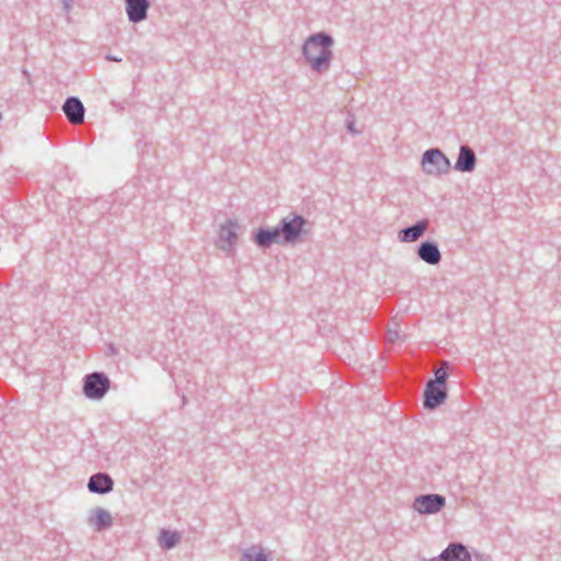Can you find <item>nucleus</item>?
Instances as JSON below:
<instances>
[{"label": "nucleus", "instance_id": "nucleus-25", "mask_svg": "<svg viewBox=\"0 0 561 561\" xmlns=\"http://www.w3.org/2000/svg\"><path fill=\"white\" fill-rule=\"evenodd\" d=\"M426 226H427V222L425 220H423V226H422L423 232L425 231Z\"/></svg>", "mask_w": 561, "mask_h": 561}, {"label": "nucleus", "instance_id": "nucleus-9", "mask_svg": "<svg viewBox=\"0 0 561 561\" xmlns=\"http://www.w3.org/2000/svg\"><path fill=\"white\" fill-rule=\"evenodd\" d=\"M88 490L93 494H107L114 488V481L108 473L98 472L90 477Z\"/></svg>", "mask_w": 561, "mask_h": 561}, {"label": "nucleus", "instance_id": "nucleus-15", "mask_svg": "<svg viewBox=\"0 0 561 561\" xmlns=\"http://www.w3.org/2000/svg\"><path fill=\"white\" fill-rule=\"evenodd\" d=\"M440 260L442 254L437 244L430 241H423V262L431 265H437Z\"/></svg>", "mask_w": 561, "mask_h": 561}, {"label": "nucleus", "instance_id": "nucleus-5", "mask_svg": "<svg viewBox=\"0 0 561 561\" xmlns=\"http://www.w3.org/2000/svg\"><path fill=\"white\" fill-rule=\"evenodd\" d=\"M450 170L449 159L437 148L423 152V171L432 175L447 174Z\"/></svg>", "mask_w": 561, "mask_h": 561}, {"label": "nucleus", "instance_id": "nucleus-6", "mask_svg": "<svg viewBox=\"0 0 561 561\" xmlns=\"http://www.w3.org/2000/svg\"><path fill=\"white\" fill-rule=\"evenodd\" d=\"M239 225L237 220L229 219L219 228V242L218 247L228 256H232L236 252L238 242Z\"/></svg>", "mask_w": 561, "mask_h": 561}, {"label": "nucleus", "instance_id": "nucleus-19", "mask_svg": "<svg viewBox=\"0 0 561 561\" xmlns=\"http://www.w3.org/2000/svg\"><path fill=\"white\" fill-rule=\"evenodd\" d=\"M386 339L389 343H394L400 340V333L397 329H388Z\"/></svg>", "mask_w": 561, "mask_h": 561}, {"label": "nucleus", "instance_id": "nucleus-12", "mask_svg": "<svg viewBox=\"0 0 561 561\" xmlns=\"http://www.w3.org/2000/svg\"><path fill=\"white\" fill-rule=\"evenodd\" d=\"M87 522L95 531H102L112 526L111 513L103 507H94L89 512Z\"/></svg>", "mask_w": 561, "mask_h": 561}, {"label": "nucleus", "instance_id": "nucleus-3", "mask_svg": "<svg viewBox=\"0 0 561 561\" xmlns=\"http://www.w3.org/2000/svg\"><path fill=\"white\" fill-rule=\"evenodd\" d=\"M111 388L110 378L101 371L88 374L83 378L82 392L91 400L103 399Z\"/></svg>", "mask_w": 561, "mask_h": 561}, {"label": "nucleus", "instance_id": "nucleus-7", "mask_svg": "<svg viewBox=\"0 0 561 561\" xmlns=\"http://www.w3.org/2000/svg\"><path fill=\"white\" fill-rule=\"evenodd\" d=\"M150 0H125V10L128 21L139 23L147 19Z\"/></svg>", "mask_w": 561, "mask_h": 561}, {"label": "nucleus", "instance_id": "nucleus-22", "mask_svg": "<svg viewBox=\"0 0 561 561\" xmlns=\"http://www.w3.org/2000/svg\"><path fill=\"white\" fill-rule=\"evenodd\" d=\"M414 511L421 513V495L416 496L413 502Z\"/></svg>", "mask_w": 561, "mask_h": 561}, {"label": "nucleus", "instance_id": "nucleus-11", "mask_svg": "<svg viewBox=\"0 0 561 561\" xmlns=\"http://www.w3.org/2000/svg\"><path fill=\"white\" fill-rule=\"evenodd\" d=\"M254 243L262 249L270 248L273 243H282L279 227L273 229L260 228L253 233Z\"/></svg>", "mask_w": 561, "mask_h": 561}, {"label": "nucleus", "instance_id": "nucleus-17", "mask_svg": "<svg viewBox=\"0 0 561 561\" xmlns=\"http://www.w3.org/2000/svg\"><path fill=\"white\" fill-rule=\"evenodd\" d=\"M401 242H414L421 238V220L416 221L414 225L407 227L399 231L398 236Z\"/></svg>", "mask_w": 561, "mask_h": 561}, {"label": "nucleus", "instance_id": "nucleus-21", "mask_svg": "<svg viewBox=\"0 0 561 561\" xmlns=\"http://www.w3.org/2000/svg\"><path fill=\"white\" fill-rule=\"evenodd\" d=\"M473 561H492V559L489 556L476 553L473 556Z\"/></svg>", "mask_w": 561, "mask_h": 561}, {"label": "nucleus", "instance_id": "nucleus-26", "mask_svg": "<svg viewBox=\"0 0 561 561\" xmlns=\"http://www.w3.org/2000/svg\"><path fill=\"white\" fill-rule=\"evenodd\" d=\"M417 255L421 257V245L417 247Z\"/></svg>", "mask_w": 561, "mask_h": 561}, {"label": "nucleus", "instance_id": "nucleus-10", "mask_svg": "<svg viewBox=\"0 0 561 561\" xmlns=\"http://www.w3.org/2000/svg\"><path fill=\"white\" fill-rule=\"evenodd\" d=\"M437 561H472L467 547L460 542H453L438 556Z\"/></svg>", "mask_w": 561, "mask_h": 561}, {"label": "nucleus", "instance_id": "nucleus-24", "mask_svg": "<svg viewBox=\"0 0 561 561\" xmlns=\"http://www.w3.org/2000/svg\"><path fill=\"white\" fill-rule=\"evenodd\" d=\"M106 59L110 60V61H115V62L122 61L121 57H116V56H113V55H106Z\"/></svg>", "mask_w": 561, "mask_h": 561}, {"label": "nucleus", "instance_id": "nucleus-13", "mask_svg": "<svg viewBox=\"0 0 561 561\" xmlns=\"http://www.w3.org/2000/svg\"><path fill=\"white\" fill-rule=\"evenodd\" d=\"M477 164V157L474 151L467 145H462L459 148L457 161L455 163V170L459 172H472Z\"/></svg>", "mask_w": 561, "mask_h": 561}, {"label": "nucleus", "instance_id": "nucleus-4", "mask_svg": "<svg viewBox=\"0 0 561 561\" xmlns=\"http://www.w3.org/2000/svg\"><path fill=\"white\" fill-rule=\"evenodd\" d=\"M307 220L298 214H289L279 220L282 244H295L304 232Z\"/></svg>", "mask_w": 561, "mask_h": 561}, {"label": "nucleus", "instance_id": "nucleus-2", "mask_svg": "<svg viewBox=\"0 0 561 561\" xmlns=\"http://www.w3.org/2000/svg\"><path fill=\"white\" fill-rule=\"evenodd\" d=\"M447 363H444L440 367L434 370V378L428 379L423 390V408L427 410H435L442 407L447 398V378L448 374L446 370Z\"/></svg>", "mask_w": 561, "mask_h": 561}, {"label": "nucleus", "instance_id": "nucleus-14", "mask_svg": "<svg viewBox=\"0 0 561 561\" xmlns=\"http://www.w3.org/2000/svg\"><path fill=\"white\" fill-rule=\"evenodd\" d=\"M445 505V496L440 494H423V514H437Z\"/></svg>", "mask_w": 561, "mask_h": 561}, {"label": "nucleus", "instance_id": "nucleus-8", "mask_svg": "<svg viewBox=\"0 0 561 561\" xmlns=\"http://www.w3.org/2000/svg\"><path fill=\"white\" fill-rule=\"evenodd\" d=\"M62 111L67 117V119L73 124L79 125L84 121V106L83 103L77 96H69L66 99Z\"/></svg>", "mask_w": 561, "mask_h": 561}, {"label": "nucleus", "instance_id": "nucleus-1", "mask_svg": "<svg viewBox=\"0 0 561 561\" xmlns=\"http://www.w3.org/2000/svg\"><path fill=\"white\" fill-rule=\"evenodd\" d=\"M333 44V37L323 32L312 34L304 42L302 56L313 71L323 73L330 69Z\"/></svg>", "mask_w": 561, "mask_h": 561}, {"label": "nucleus", "instance_id": "nucleus-20", "mask_svg": "<svg viewBox=\"0 0 561 561\" xmlns=\"http://www.w3.org/2000/svg\"><path fill=\"white\" fill-rule=\"evenodd\" d=\"M61 2L64 11L68 13L71 10L75 0H61Z\"/></svg>", "mask_w": 561, "mask_h": 561}, {"label": "nucleus", "instance_id": "nucleus-18", "mask_svg": "<svg viewBox=\"0 0 561 561\" xmlns=\"http://www.w3.org/2000/svg\"><path fill=\"white\" fill-rule=\"evenodd\" d=\"M241 561H268L264 549L260 546H252L244 550Z\"/></svg>", "mask_w": 561, "mask_h": 561}, {"label": "nucleus", "instance_id": "nucleus-23", "mask_svg": "<svg viewBox=\"0 0 561 561\" xmlns=\"http://www.w3.org/2000/svg\"><path fill=\"white\" fill-rule=\"evenodd\" d=\"M347 129H348V131H350V133H352V134H354V135L358 133V131L355 129V127H354V122H348V123H347Z\"/></svg>", "mask_w": 561, "mask_h": 561}, {"label": "nucleus", "instance_id": "nucleus-16", "mask_svg": "<svg viewBox=\"0 0 561 561\" xmlns=\"http://www.w3.org/2000/svg\"><path fill=\"white\" fill-rule=\"evenodd\" d=\"M181 540V536L178 531L162 529L160 531L158 543L160 548L164 550L173 549Z\"/></svg>", "mask_w": 561, "mask_h": 561}]
</instances>
